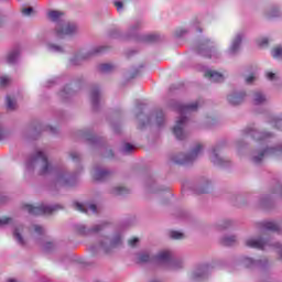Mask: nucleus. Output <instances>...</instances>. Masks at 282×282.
Segmentation results:
<instances>
[{
  "label": "nucleus",
  "instance_id": "4d7b16f0",
  "mask_svg": "<svg viewBox=\"0 0 282 282\" xmlns=\"http://www.w3.org/2000/svg\"><path fill=\"white\" fill-rule=\"evenodd\" d=\"M70 158L72 160H78V158H80V154H78V152H70Z\"/></svg>",
  "mask_w": 282,
  "mask_h": 282
},
{
  "label": "nucleus",
  "instance_id": "9b49d317",
  "mask_svg": "<svg viewBox=\"0 0 282 282\" xmlns=\"http://www.w3.org/2000/svg\"><path fill=\"white\" fill-rule=\"evenodd\" d=\"M119 243H120V236H117L113 240L109 238H104L99 243V248H101L104 252H109L111 248H116V246H118Z\"/></svg>",
  "mask_w": 282,
  "mask_h": 282
},
{
  "label": "nucleus",
  "instance_id": "338daca9",
  "mask_svg": "<svg viewBox=\"0 0 282 282\" xmlns=\"http://www.w3.org/2000/svg\"><path fill=\"white\" fill-rule=\"evenodd\" d=\"M72 65H78V63H76V59H70Z\"/></svg>",
  "mask_w": 282,
  "mask_h": 282
},
{
  "label": "nucleus",
  "instance_id": "9d476101",
  "mask_svg": "<svg viewBox=\"0 0 282 282\" xmlns=\"http://www.w3.org/2000/svg\"><path fill=\"white\" fill-rule=\"evenodd\" d=\"M214 48H215V46L213 45V42H210L209 40H205L197 46L196 52L200 56L210 58V56H212L210 52H213Z\"/></svg>",
  "mask_w": 282,
  "mask_h": 282
},
{
  "label": "nucleus",
  "instance_id": "13d9d810",
  "mask_svg": "<svg viewBox=\"0 0 282 282\" xmlns=\"http://www.w3.org/2000/svg\"><path fill=\"white\" fill-rule=\"evenodd\" d=\"M54 247V245L52 243V242H46L45 245H44V250H50L51 248H53Z\"/></svg>",
  "mask_w": 282,
  "mask_h": 282
},
{
  "label": "nucleus",
  "instance_id": "5701e85b",
  "mask_svg": "<svg viewBox=\"0 0 282 282\" xmlns=\"http://www.w3.org/2000/svg\"><path fill=\"white\" fill-rule=\"evenodd\" d=\"M80 231L84 232L85 235H96V232H100V230H102L104 226L96 225L90 229H87L85 226H80Z\"/></svg>",
  "mask_w": 282,
  "mask_h": 282
},
{
  "label": "nucleus",
  "instance_id": "c03bdc74",
  "mask_svg": "<svg viewBox=\"0 0 282 282\" xmlns=\"http://www.w3.org/2000/svg\"><path fill=\"white\" fill-rule=\"evenodd\" d=\"M32 12H34V9L32 7L22 9V14L24 17H30V14H32Z\"/></svg>",
  "mask_w": 282,
  "mask_h": 282
},
{
  "label": "nucleus",
  "instance_id": "0eeeda50",
  "mask_svg": "<svg viewBox=\"0 0 282 282\" xmlns=\"http://www.w3.org/2000/svg\"><path fill=\"white\" fill-rule=\"evenodd\" d=\"M56 186H74L76 184V177L72 176L67 172H58L55 177Z\"/></svg>",
  "mask_w": 282,
  "mask_h": 282
},
{
  "label": "nucleus",
  "instance_id": "1a4fd4ad",
  "mask_svg": "<svg viewBox=\"0 0 282 282\" xmlns=\"http://www.w3.org/2000/svg\"><path fill=\"white\" fill-rule=\"evenodd\" d=\"M220 151H221V148L219 145H216L215 148H213L209 155V160L216 166H226V164H228V160L219 156Z\"/></svg>",
  "mask_w": 282,
  "mask_h": 282
},
{
  "label": "nucleus",
  "instance_id": "6e6d98bb",
  "mask_svg": "<svg viewBox=\"0 0 282 282\" xmlns=\"http://www.w3.org/2000/svg\"><path fill=\"white\" fill-rule=\"evenodd\" d=\"M115 7L117 8L118 12H120V10H122V8H124V4L120 1H116Z\"/></svg>",
  "mask_w": 282,
  "mask_h": 282
},
{
  "label": "nucleus",
  "instance_id": "72a5a7b5",
  "mask_svg": "<svg viewBox=\"0 0 282 282\" xmlns=\"http://www.w3.org/2000/svg\"><path fill=\"white\" fill-rule=\"evenodd\" d=\"M115 66L112 64H100L99 72L102 74H109V72H113Z\"/></svg>",
  "mask_w": 282,
  "mask_h": 282
},
{
  "label": "nucleus",
  "instance_id": "dca6fc26",
  "mask_svg": "<svg viewBox=\"0 0 282 282\" xmlns=\"http://www.w3.org/2000/svg\"><path fill=\"white\" fill-rule=\"evenodd\" d=\"M205 77L209 78L212 83H224V75L220 73H217L216 70H206L205 72Z\"/></svg>",
  "mask_w": 282,
  "mask_h": 282
},
{
  "label": "nucleus",
  "instance_id": "864d4df0",
  "mask_svg": "<svg viewBox=\"0 0 282 282\" xmlns=\"http://www.w3.org/2000/svg\"><path fill=\"white\" fill-rule=\"evenodd\" d=\"M139 241H140V239H138V238H132V239H130V240L128 241V243H129V246H130L131 248H135V245H137Z\"/></svg>",
  "mask_w": 282,
  "mask_h": 282
},
{
  "label": "nucleus",
  "instance_id": "2eb2a0df",
  "mask_svg": "<svg viewBox=\"0 0 282 282\" xmlns=\"http://www.w3.org/2000/svg\"><path fill=\"white\" fill-rule=\"evenodd\" d=\"M227 99L230 105H241V102H243L246 99V93H234L229 95Z\"/></svg>",
  "mask_w": 282,
  "mask_h": 282
},
{
  "label": "nucleus",
  "instance_id": "412c9836",
  "mask_svg": "<svg viewBox=\"0 0 282 282\" xmlns=\"http://www.w3.org/2000/svg\"><path fill=\"white\" fill-rule=\"evenodd\" d=\"M109 175H111V172H109L108 170H96L94 173V180L100 182L102 180H107Z\"/></svg>",
  "mask_w": 282,
  "mask_h": 282
},
{
  "label": "nucleus",
  "instance_id": "de8ad7c7",
  "mask_svg": "<svg viewBox=\"0 0 282 282\" xmlns=\"http://www.w3.org/2000/svg\"><path fill=\"white\" fill-rule=\"evenodd\" d=\"M254 80H257V76L254 74H251L246 78L247 85H251V83H254Z\"/></svg>",
  "mask_w": 282,
  "mask_h": 282
},
{
  "label": "nucleus",
  "instance_id": "c756f323",
  "mask_svg": "<svg viewBox=\"0 0 282 282\" xmlns=\"http://www.w3.org/2000/svg\"><path fill=\"white\" fill-rule=\"evenodd\" d=\"M129 193V188L124 186H116L111 189L112 195H127Z\"/></svg>",
  "mask_w": 282,
  "mask_h": 282
},
{
  "label": "nucleus",
  "instance_id": "09e8293b",
  "mask_svg": "<svg viewBox=\"0 0 282 282\" xmlns=\"http://www.w3.org/2000/svg\"><path fill=\"white\" fill-rule=\"evenodd\" d=\"M8 138V131H6L1 126H0V142L1 140H6Z\"/></svg>",
  "mask_w": 282,
  "mask_h": 282
},
{
  "label": "nucleus",
  "instance_id": "f704fd0d",
  "mask_svg": "<svg viewBox=\"0 0 282 282\" xmlns=\"http://www.w3.org/2000/svg\"><path fill=\"white\" fill-rule=\"evenodd\" d=\"M139 263H149L151 261V254L149 252H142L138 256Z\"/></svg>",
  "mask_w": 282,
  "mask_h": 282
},
{
  "label": "nucleus",
  "instance_id": "e2e57ef3",
  "mask_svg": "<svg viewBox=\"0 0 282 282\" xmlns=\"http://www.w3.org/2000/svg\"><path fill=\"white\" fill-rule=\"evenodd\" d=\"M275 193H278V195L282 196V185H279V186H278Z\"/></svg>",
  "mask_w": 282,
  "mask_h": 282
},
{
  "label": "nucleus",
  "instance_id": "473e14b6",
  "mask_svg": "<svg viewBox=\"0 0 282 282\" xmlns=\"http://www.w3.org/2000/svg\"><path fill=\"white\" fill-rule=\"evenodd\" d=\"M47 48L50 52H56L57 54H63V52H65V48L57 44H47Z\"/></svg>",
  "mask_w": 282,
  "mask_h": 282
},
{
  "label": "nucleus",
  "instance_id": "6e6552de",
  "mask_svg": "<svg viewBox=\"0 0 282 282\" xmlns=\"http://www.w3.org/2000/svg\"><path fill=\"white\" fill-rule=\"evenodd\" d=\"M243 39H246L245 31L236 33L231 41V45L229 46L228 54H230L231 56H234V54H237V52H239V50L241 48V41H243Z\"/></svg>",
  "mask_w": 282,
  "mask_h": 282
},
{
  "label": "nucleus",
  "instance_id": "f8f14e48",
  "mask_svg": "<svg viewBox=\"0 0 282 282\" xmlns=\"http://www.w3.org/2000/svg\"><path fill=\"white\" fill-rule=\"evenodd\" d=\"M256 226L260 232H276L279 230V225L274 221H262L258 223Z\"/></svg>",
  "mask_w": 282,
  "mask_h": 282
},
{
  "label": "nucleus",
  "instance_id": "774afa93",
  "mask_svg": "<svg viewBox=\"0 0 282 282\" xmlns=\"http://www.w3.org/2000/svg\"><path fill=\"white\" fill-rule=\"evenodd\" d=\"M52 133H56V130L54 128H51Z\"/></svg>",
  "mask_w": 282,
  "mask_h": 282
},
{
  "label": "nucleus",
  "instance_id": "f3484780",
  "mask_svg": "<svg viewBox=\"0 0 282 282\" xmlns=\"http://www.w3.org/2000/svg\"><path fill=\"white\" fill-rule=\"evenodd\" d=\"M90 100L94 109H98V105H100L101 96L100 90L98 88H93L90 90Z\"/></svg>",
  "mask_w": 282,
  "mask_h": 282
},
{
  "label": "nucleus",
  "instance_id": "ea45409f",
  "mask_svg": "<svg viewBox=\"0 0 282 282\" xmlns=\"http://www.w3.org/2000/svg\"><path fill=\"white\" fill-rule=\"evenodd\" d=\"M273 127L282 131V118L275 117L273 119Z\"/></svg>",
  "mask_w": 282,
  "mask_h": 282
},
{
  "label": "nucleus",
  "instance_id": "bb28decb",
  "mask_svg": "<svg viewBox=\"0 0 282 282\" xmlns=\"http://www.w3.org/2000/svg\"><path fill=\"white\" fill-rule=\"evenodd\" d=\"M196 193L198 195H204L206 193H210V182L206 181L205 184L203 185H199L197 188H196Z\"/></svg>",
  "mask_w": 282,
  "mask_h": 282
},
{
  "label": "nucleus",
  "instance_id": "a211bd4d",
  "mask_svg": "<svg viewBox=\"0 0 282 282\" xmlns=\"http://www.w3.org/2000/svg\"><path fill=\"white\" fill-rule=\"evenodd\" d=\"M65 13L61 12V11H56V10H51L47 12V17L50 19V21H53L54 23H61V21H65L63 20Z\"/></svg>",
  "mask_w": 282,
  "mask_h": 282
},
{
  "label": "nucleus",
  "instance_id": "5fc2aeb1",
  "mask_svg": "<svg viewBox=\"0 0 282 282\" xmlns=\"http://www.w3.org/2000/svg\"><path fill=\"white\" fill-rule=\"evenodd\" d=\"M268 80H276V74L274 73H267Z\"/></svg>",
  "mask_w": 282,
  "mask_h": 282
},
{
  "label": "nucleus",
  "instance_id": "603ef678",
  "mask_svg": "<svg viewBox=\"0 0 282 282\" xmlns=\"http://www.w3.org/2000/svg\"><path fill=\"white\" fill-rule=\"evenodd\" d=\"M183 265H184V262H182V261L173 262V269L174 270H180V268H183Z\"/></svg>",
  "mask_w": 282,
  "mask_h": 282
},
{
  "label": "nucleus",
  "instance_id": "cd10ccee",
  "mask_svg": "<svg viewBox=\"0 0 282 282\" xmlns=\"http://www.w3.org/2000/svg\"><path fill=\"white\" fill-rule=\"evenodd\" d=\"M223 246H235L237 243V236H226L221 239Z\"/></svg>",
  "mask_w": 282,
  "mask_h": 282
},
{
  "label": "nucleus",
  "instance_id": "39448f33",
  "mask_svg": "<svg viewBox=\"0 0 282 282\" xmlns=\"http://www.w3.org/2000/svg\"><path fill=\"white\" fill-rule=\"evenodd\" d=\"M272 155H282V145H278L276 148H267L253 152L251 162H253V164H261L265 158H272Z\"/></svg>",
  "mask_w": 282,
  "mask_h": 282
},
{
  "label": "nucleus",
  "instance_id": "b1692460",
  "mask_svg": "<svg viewBox=\"0 0 282 282\" xmlns=\"http://www.w3.org/2000/svg\"><path fill=\"white\" fill-rule=\"evenodd\" d=\"M140 41H142L143 43H158V41H160V35L158 34L142 35L140 37Z\"/></svg>",
  "mask_w": 282,
  "mask_h": 282
},
{
  "label": "nucleus",
  "instance_id": "8fccbe9b",
  "mask_svg": "<svg viewBox=\"0 0 282 282\" xmlns=\"http://www.w3.org/2000/svg\"><path fill=\"white\" fill-rule=\"evenodd\" d=\"M274 248L276 249V252H278L280 259H282V245L279 243V242H276V243L274 245Z\"/></svg>",
  "mask_w": 282,
  "mask_h": 282
},
{
  "label": "nucleus",
  "instance_id": "6ab92c4d",
  "mask_svg": "<svg viewBox=\"0 0 282 282\" xmlns=\"http://www.w3.org/2000/svg\"><path fill=\"white\" fill-rule=\"evenodd\" d=\"M19 54H21L19 48L10 51L6 57L7 63L9 65H14V63H17V61L19 59Z\"/></svg>",
  "mask_w": 282,
  "mask_h": 282
},
{
  "label": "nucleus",
  "instance_id": "49530a36",
  "mask_svg": "<svg viewBox=\"0 0 282 282\" xmlns=\"http://www.w3.org/2000/svg\"><path fill=\"white\" fill-rule=\"evenodd\" d=\"M8 83H10V77H8V76L0 77V85L2 87H6V85H8Z\"/></svg>",
  "mask_w": 282,
  "mask_h": 282
},
{
  "label": "nucleus",
  "instance_id": "37998d69",
  "mask_svg": "<svg viewBox=\"0 0 282 282\" xmlns=\"http://www.w3.org/2000/svg\"><path fill=\"white\" fill-rule=\"evenodd\" d=\"M33 229H34V232H36L37 235H43V232H45V229H43L41 225H33Z\"/></svg>",
  "mask_w": 282,
  "mask_h": 282
},
{
  "label": "nucleus",
  "instance_id": "3c124183",
  "mask_svg": "<svg viewBox=\"0 0 282 282\" xmlns=\"http://www.w3.org/2000/svg\"><path fill=\"white\" fill-rule=\"evenodd\" d=\"M100 52H105V46H98L94 48L90 54H100Z\"/></svg>",
  "mask_w": 282,
  "mask_h": 282
},
{
  "label": "nucleus",
  "instance_id": "f03ea898",
  "mask_svg": "<svg viewBox=\"0 0 282 282\" xmlns=\"http://www.w3.org/2000/svg\"><path fill=\"white\" fill-rule=\"evenodd\" d=\"M28 171H37L40 175H48L54 172V166L47 160V153L43 150L35 151L26 162Z\"/></svg>",
  "mask_w": 282,
  "mask_h": 282
},
{
  "label": "nucleus",
  "instance_id": "7c9ffc66",
  "mask_svg": "<svg viewBox=\"0 0 282 282\" xmlns=\"http://www.w3.org/2000/svg\"><path fill=\"white\" fill-rule=\"evenodd\" d=\"M133 151H135V147L131 143H124L121 148V153L124 155H129V153H133Z\"/></svg>",
  "mask_w": 282,
  "mask_h": 282
},
{
  "label": "nucleus",
  "instance_id": "c85d7f7f",
  "mask_svg": "<svg viewBox=\"0 0 282 282\" xmlns=\"http://www.w3.org/2000/svg\"><path fill=\"white\" fill-rule=\"evenodd\" d=\"M243 265L246 268H257V267L261 265V260L254 261L251 258H245L243 259Z\"/></svg>",
  "mask_w": 282,
  "mask_h": 282
},
{
  "label": "nucleus",
  "instance_id": "f257e3e1",
  "mask_svg": "<svg viewBox=\"0 0 282 282\" xmlns=\"http://www.w3.org/2000/svg\"><path fill=\"white\" fill-rule=\"evenodd\" d=\"M198 108H199V101H195L187 105L178 104L176 106V109L180 113V118L176 120V123L172 130L176 140H186V137L188 135L186 133V130H184L186 127V122L188 120L186 116H188V113H193V111H195Z\"/></svg>",
  "mask_w": 282,
  "mask_h": 282
},
{
  "label": "nucleus",
  "instance_id": "58836bf2",
  "mask_svg": "<svg viewBox=\"0 0 282 282\" xmlns=\"http://www.w3.org/2000/svg\"><path fill=\"white\" fill-rule=\"evenodd\" d=\"M170 237L171 239H184V235L180 231H171Z\"/></svg>",
  "mask_w": 282,
  "mask_h": 282
},
{
  "label": "nucleus",
  "instance_id": "aec40b11",
  "mask_svg": "<svg viewBox=\"0 0 282 282\" xmlns=\"http://www.w3.org/2000/svg\"><path fill=\"white\" fill-rule=\"evenodd\" d=\"M268 97L262 91L253 93V105H265Z\"/></svg>",
  "mask_w": 282,
  "mask_h": 282
},
{
  "label": "nucleus",
  "instance_id": "a19ab883",
  "mask_svg": "<svg viewBox=\"0 0 282 282\" xmlns=\"http://www.w3.org/2000/svg\"><path fill=\"white\" fill-rule=\"evenodd\" d=\"M9 224H12V218L10 217L0 218V226H8Z\"/></svg>",
  "mask_w": 282,
  "mask_h": 282
},
{
  "label": "nucleus",
  "instance_id": "052dcab7",
  "mask_svg": "<svg viewBox=\"0 0 282 282\" xmlns=\"http://www.w3.org/2000/svg\"><path fill=\"white\" fill-rule=\"evenodd\" d=\"M145 122H141V127H144L145 124H149L151 122V119L149 117H144Z\"/></svg>",
  "mask_w": 282,
  "mask_h": 282
},
{
  "label": "nucleus",
  "instance_id": "4468645a",
  "mask_svg": "<svg viewBox=\"0 0 282 282\" xmlns=\"http://www.w3.org/2000/svg\"><path fill=\"white\" fill-rule=\"evenodd\" d=\"M74 208L75 210H79V213H98V209L94 204L83 205L80 203H75Z\"/></svg>",
  "mask_w": 282,
  "mask_h": 282
},
{
  "label": "nucleus",
  "instance_id": "680f3d73",
  "mask_svg": "<svg viewBox=\"0 0 282 282\" xmlns=\"http://www.w3.org/2000/svg\"><path fill=\"white\" fill-rule=\"evenodd\" d=\"M140 28V23H137L134 26L130 28V32H135Z\"/></svg>",
  "mask_w": 282,
  "mask_h": 282
},
{
  "label": "nucleus",
  "instance_id": "4be33fe9",
  "mask_svg": "<svg viewBox=\"0 0 282 282\" xmlns=\"http://www.w3.org/2000/svg\"><path fill=\"white\" fill-rule=\"evenodd\" d=\"M155 259L156 261H159V263H169V261L171 260V252L161 251L156 254Z\"/></svg>",
  "mask_w": 282,
  "mask_h": 282
},
{
  "label": "nucleus",
  "instance_id": "69168bd1",
  "mask_svg": "<svg viewBox=\"0 0 282 282\" xmlns=\"http://www.w3.org/2000/svg\"><path fill=\"white\" fill-rule=\"evenodd\" d=\"M107 158H113V152L110 150L109 154L107 155Z\"/></svg>",
  "mask_w": 282,
  "mask_h": 282
},
{
  "label": "nucleus",
  "instance_id": "423d86ee",
  "mask_svg": "<svg viewBox=\"0 0 282 282\" xmlns=\"http://www.w3.org/2000/svg\"><path fill=\"white\" fill-rule=\"evenodd\" d=\"M23 210H26L30 215H52L55 210H58L61 206L54 205V206H47V205H41V206H32V205H23Z\"/></svg>",
  "mask_w": 282,
  "mask_h": 282
},
{
  "label": "nucleus",
  "instance_id": "c9c22d12",
  "mask_svg": "<svg viewBox=\"0 0 282 282\" xmlns=\"http://www.w3.org/2000/svg\"><path fill=\"white\" fill-rule=\"evenodd\" d=\"M232 220H223L218 224V230H228V228H231Z\"/></svg>",
  "mask_w": 282,
  "mask_h": 282
},
{
  "label": "nucleus",
  "instance_id": "ddd939ff",
  "mask_svg": "<svg viewBox=\"0 0 282 282\" xmlns=\"http://www.w3.org/2000/svg\"><path fill=\"white\" fill-rule=\"evenodd\" d=\"M247 248H256L257 250H264L268 246V242H265L261 238H249L245 241Z\"/></svg>",
  "mask_w": 282,
  "mask_h": 282
},
{
  "label": "nucleus",
  "instance_id": "7ed1b4c3",
  "mask_svg": "<svg viewBox=\"0 0 282 282\" xmlns=\"http://www.w3.org/2000/svg\"><path fill=\"white\" fill-rule=\"evenodd\" d=\"M79 29L78 24L70 21H61L55 25L54 34L56 39H65L67 36H76L78 34Z\"/></svg>",
  "mask_w": 282,
  "mask_h": 282
},
{
  "label": "nucleus",
  "instance_id": "a18cd8bd",
  "mask_svg": "<svg viewBox=\"0 0 282 282\" xmlns=\"http://www.w3.org/2000/svg\"><path fill=\"white\" fill-rule=\"evenodd\" d=\"M269 17L272 19L274 17H281V11H279L278 8L273 9L270 13Z\"/></svg>",
  "mask_w": 282,
  "mask_h": 282
},
{
  "label": "nucleus",
  "instance_id": "79ce46f5",
  "mask_svg": "<svg viewBox=\"0 0 282 282\" xmlns=\"http://www.w3.org/2000/svg\"><path fill=\"white\" fill-rule=\"evenodd\" d=\"M257 44L259 45V47H265V45H268L267 37L258 39Z\"/></svg>",
  "mask_w": 282,
  "mask_h": 282
},
{
  "label": "nucleus",
  "instance_id": "393cba45",
  "mask_svg": "<svg viewBox=\"0 0 282 282\" xmlns=\"http://www.w3.org/2000/svg\"><path fill=\"white\" fill-rule=\"evenodd\" d=\"M247 135H251V138H253L254 140H263V138H265V134L252 129V128H248L246 130Z\"/></svg>",
  "mask_w": 282,
  "mask_h": 282
},
{
  "label": "nucleus",
  "instance_id": "e433bc0d",
  "mask_svg": "<svg viewBox=\"0 0 282 282\" xmlns=\"http://www.w3.org/2000/svg\"><path fill=\"white\" fill-rule=\"evenodd\" d=\"M273 58H282V46H278L272 50Z\"/></svg>",
  "mask_w": 282,
  "mask_h": 282
},
{
  "label": "nucleus",
  "instance_id": "20e7f679",
  "mask_svg": "<svg viewBox=\"0 0 282 282\" xmlns=\"http://www.w3.org/2000/svg\"><path fill=\"white\" fill-rule=\"evenodd\" d=\"M203 151H204V145L202 143H196L192 148L189 153L187 154L181 153V154L174 155L172 160L175 164H193V162H195V160H197V158L202 155Z\"/></svg>",
  "mask_w": 282,
  "mask_h": 282
},
{
  "label": "nucleus",
  "instance_id": "0e129e2a",
  "mask_svg": "<svg viewBox=\"0 0 282 282\" xmlns=\"http://www.w3.org/2000/svg\"><path fill=\"white\" fill-rule=\"evenodd\" d=\"M202 273H199V272H195L194 273V279H202Z\"/></svg>",
  "mask_w": 282,
  "mask_h": 282
},
{
  "label": "nucleus",
  "instance_id": "bf43d9fd",
  "mask_svg": "<svg viewBox=\"0 0 282 282\" xmlns=\"http://www.w3.org/2000/svg\"><path fill=\"white\" fill-rule=\"evenodd\" d=\"M67 94H69V91H68L67 89H64V90H62V91L59 93V96H61L62 98H66Z\"/></svg>",
  "mask_w": 282,
  "mask_h": 282
},
{
  "label": "nucleus",
  "instance_id": "2f4dec72",
  "mask_svg": "<svg viewBox=\"0 0 282 282\" xmlns=\"http://www.w3.org/2000/svg\"><path fill=\"white\" fill-rule=\"evenodd\" d=\"M6 102H7V109L9 111H14V109H17V101L12 99L10 96H7Z\"/></svg>",
  "mask_w": 282,
  "mask_h": 282
},
{
  "label": "nucleus",
  "instance_id": "a878e982",
  "mask_svg": "<svg viewBox=\"0 0 282 282\" xmlns=\"http://www.w3.org/2000/svg\"><path fill=\"white\" fill-rule=\"evenodd\" d=\"M21 232H23V226L17 227L13 232V237L17 239V241H18V243H20V246H25V240H23Z\"/></svg>",
  "mask_w": 282,
  "mask_h": 282
},
{
  "label": "nucleus",
  "instance_id": "4c0bfd02",
  "mask_svg": "<svg viewBox=\"0 0 282 282\" xmlns=\"http://www.w3.org/2000/svg\"><path fill=\"white\" fill-rule=\"evenodd\" d=\"M155 120H156L158 127H162V124H164V112L159 111L156 113V119Z\"/></svg>",
  "mask_w": 282,
  "mask_h": 282
}]
</instances>
